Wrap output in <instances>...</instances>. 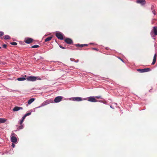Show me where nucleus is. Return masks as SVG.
<instances>
[{
	"label": "nucleus",
	"mask_w": 157,
	"mask_h": 157,
	"mask_svg": "<svg viewBox=\"0 0 157 157\" xmlns=\"http://www.w3.org/2000/svg\"><path fill=\"white\" fill-rule=\"evenodd\" d=\"M26 117V116L25 115L23 117L22 120H24L25 119V117Z\"/></svg>",
	"instance_id": "nucleus-30"
},
{
	"label": "nucleus",
	"mask_w": 157,
	"mask_h": 157,
	"mask_svg": "<svg viewBox=\"0 0 157 157\" xmlns=\"http://www.w3.org/2000/svg\"><path fill=\"white\" fill-rule=\"evenodd\" d=\"M153 13H154V14H155V11Z\"/></svg>",
	"instance_id": "nucleus-33"
},
{
	"label": "nucleus",
	"mask_w": 157,
	"mask_h": 157,
	"mask_svg": "<svg viewBox=\"0 0 157 157\" xmlns=\"http://www.w3.org/2000/svg\"><path fill=\"white\" fill-rule=\"evenodd\" d=\"M59 47L61 48H62V49H65V48L64 47H63L61 45H59Z\"/></svg>",
	"instance_id": "nucleus-29"
},
{
	"label": "nucleus",
	"mask_w": 157,
	"mask_h": 157,
	"mask_svg": "<svg viewBox=\"0 0 157 157\" xmlns=\"http://www.w3.org/2000/svg\"><path fill=\"white\" fill-rule=\"evenodd\" d=\"M4 34V33L3 32H0V37L2 36Z\"/></svg>",
	"instance_id": "nucleus-24"
},
{
	"label": "nucleus",
	"mask_w": 157,
	"mask_h": 157,
	"mask_svg": "<svg viewBox=\"0 0 157 157\" xmlns=\"http://www.w3.org/2000/svg\"><path fill=\"white\" fill-rule=\"evenodd\" d=\"M26 78L25 77L18 78H17V80L19 81H24L25 80Z\"/></svg>",
	"instance_id": "nucleus-18"
},
{
	"label": "nucleus",
	"mask_w": 157,
	"mask_h": 157,
	"mask_svg": "<svg viewBox=\"0 0 157 157\" xmlns=\"http://www.w3.org/2000/svg\"><path fill=\"white\" fill-rule=\"evenodd\" d=\"M73 100L76 101H82V99L79 97H76L73 98Z\"/></svg>",
	"instance_id": "nucleus-11"
},
{
	"label": "nucleus",
	"mask_w": 157,
	"mask_h": 157,
	"mask_svg": "<svg viewBox=\"0 0 157 157\" xmlns=\"http://www.w3.org/2000/svg\"><path fill=\"white\" fill-rule=\"evenodd\" d=\"M6 120L5 119L3 118H0V123H5L6 121Z\"/></svg>",
	"instance_id": "nucleus-19"
},
{
	"label": "nucleus",
	"mask_w": 157,
	"mask_h": 157,
	"mask_svg": "<svg viewBox=\"0 0 157 157\" xmlns=\"http://www.w3.org/2000/svg\"><path fill=\"white\" fill-rule=\"evenodd\" d=\"M137 70L140 73H143L149 71H151V70L150 68H147L143 69H138Z\"/></svg>",
	"instance_id": "nucleus-3"
},
{
	"label": "nucleus",
	"mask_w": 157,
	"mask_h": 157,
	"mask_svg": "<svg viewBox=\"0 0 157 157\" xmlns=\"http://www.w3.org/2000/svg\"><path fill=\"white\" fill-rule=\"evenodd\" d=\"M154 34L155 35H157V27H154L153 29Z\"/></svg>",
	"instance_id": "nucleus-14"
},
{
	"label": "nucleus",
	"mask_w": 157,
	"mask_h": 157,
	"mask_svg": "<svg viewBox=\"0 0 157 157\" xmlns=\"http://www.w3.org/2000/svg\"><path fill=\"white\" fill-rule=\"evenodd\" d=\"M51 102V100H47L44 101L39 106L36 107V108H40V107L43 106H45V105H46L47 104H48Z\"/></svg>",
	"instance_id": "nucleus-2"
},
{
	"label": "nucleus",
	"mask_w": 157,
	"mask_h": 157,
	"mask_svg": "<svg viewBox=\"0 0 157 157\" xmlns=\"http://www.w3.org/2000/svg\"><path fill=\"white\" fill-rule=\"evenodd\" d=\"M23 128V125H21V126H19V129H21Z\"/></svg>",
	"instance_id": "nucleus-27"
},
{
	"label": "nucleus",
	"mask_w": 157,
	"mask_h": 157,
	"mask_svg": "<svg viewBox=\"0 0 157 157\" xmlns=\"http://www.w3.org/2000/svg\"><path fill=\"white\" fill-rule=\"evenodd\" d=\"M88 101L91 102H96L98 101L96 99L95 97L94 96L90 97L88 98Z\"/></svg>",
	"instance_id": "nucleus-4"
},
{
	"label": "nucleus",
	"mask_w": 157,
	"mask_h": 157,
	"mask_svg": "<svg viewBox=\"0 0 157 157\" xmlns=\"http://www.w3.org/2000/svg\"><path fill=\"white\" fill-rule=\"evenodd\" d=\"M93 49L94 50H96V51H98V49L97 48H93Z\"/></svg>",
	"instance_id": "nucleus-32"
},
{
	"label": "nucleus",
	"mask_w": 157,
	"mask_h": 157,
	"mask_svg": "<svg viewBox=\"0 0 157 157\" xmlns=\"http://www.w3.org/2000/svg\"><path fill=\"white\" fill-rule=\"evenodd\" d=\"M62 98L63 97L62 96H58L55 98L54 99V101L55 102L57 103L60 101H61Z\"/></svg>",
	"instance_id": "nucleus-6"
},
{
	"label": "nucleus",
	"mask_w": 157,
	"mask_h": 157,
	"mask_svg": "<svg viewBox=\"0 0 157 157\" xmlns=\"http://www.w3.org/2000/svg\"><path fill=\"white\" fill-rule=\"evenodd\" d=\"M110 107L112 108V105H110Z\"/></svg>",
	"instance_id": "nucleus-34"
},
{
	"label": "nucleus",
	"mask_w": 157,
	"mask_h": 157,
	"mask_svg": "<svg viewBox=\"0 0 157 157\" xmlns=\"http://www.w3.org/2000/svg\"><path fill=\"white\" fill-rule=\"evenodd\" d=\"M23 108L18 106H15L13 109V111L14 112L17 111L20 109H22Z\"/></svg>",
	"instance_id": "nucleus-9"
},
{
	"label": "nucleus",
	"mask_w": 157,
	"mask_h": 157,
	"mask_svg": "<svg viewBox=\"0 0 157 157\" xmlns=\"http://www.w3.org/2000/svg\"><path fill=\"white\" fill-rule=\"evenodd\" d=\"M11 146L13 147H15V145L14 144L12 143V144Z\"/></svg>",
	"instance_id": "nucleus-31"
},
{
	"label": "nucleus",
	"mask_w": 157,
	"mask_h": 157,
	"mask_svg": "<svg viewBox=\"0 0 157 157\" xmlns=\"http://www.w3.org/2000/svg\"><path fill=\"white\" fill-rule=\"evenodd\" d=\"M157 56V54L156 53H155L153 57V60L152 63V65H154L155 64V63L156 61V57Z\"/></svg>",
	"instance_id": "nucleus-12"
},
{
	"label": "nucleus",
	"mask_w": 157,
	"mask_h": 157,
	"mask_svg": "<svg viewBox=\"0 0 157 157\" xmlns=\"http://www.w3.org/2000/svg\"><path fill=\"white\" fill-rule=\"evenodd\" d=\"M10 44L11 45H17V43L16 42H11L10 43Z\"/></svg>",
	"instance_id": "nucleus-22"
},
{
	"label": "nucleus",
	"mask_w": 157,
	"mask_h": 157,
	"mask_svg": "<svg viewBox=\"0 0 157 157\" xmlns=\"http://www.w3.org/2000/svg\"><path fill=\"white\" fill-rule=\"evenodd\" d=\"M24 121L23 120H22L20 122V124L21 125L22 123H23V122Z\"/></svg>",
	"instance_id": "nucleus-28"
},
{
	"label": "nucleus",
	"mask_w": 157,
	"mask_h": 157,
	"mask_svg": "<svg viewBox=\"0 0 157 157\" xmlns=\"http://www.w3.org/2000/svg\"><path fill=\"white\" fill-rule=\"evenodd\" d=\"M39 47V46L38 45H35L32 46V47H31L33 48H38Z\"/></svg>",
	"instance_id": "nucleus-21"
},
{
	"label": "nucleus",
	"mask_w": 157,
	"mask_h": 157,
	"mask_svg": "<svg viewBox=\"0 0 157 157\" xmlns=\"http://www.w3.org/2000/svg\"><path fill=\"white\" fill-rule=\"evenodd\" d=\"M77 47H82L84 46H86L88 45L87 44H77L75 45Z\"/></svg>",
	"instance_id": "nucleus-15"
},
{
	"label": "nucleus",
	"mask_w": 157,
	"mask_h": 157,
	"mask_svg": "<svg viewBox=\"0 0 157 157\" xmlns=\"http://www.w3.org/2000/svg\"><path fill=\"white\" fill-rule=\"evenodd\" d=\"M1 48V47L0 46V49Z\"/></svg>",
	"instance_id": "nucleus-35"
},
{
	"label": "nucleus",
	"mask_w": 157,
	"mask_h": 157,
	"mask_svg": "<svg viewBox=\"0 0 157 157\" xmlns=\"http://www.w3.org/2000/svg\"><path fill=\"white\" fill-rule=\"evenodd\" d=\"M65 42L68 44H71L73 43L72 40L69 38H66L64 40Z\"/></svg>",
	"instance_id": "nucleus-8"
},
{
	"label": "nucleus",
	"mask_w": 157,
	"mask_h": 157,
	"mask_svg": "<svg viewBox=\"0 0 157 157\" xmlns=\"http://www.w3.org/2000/svg\"><path fill=\"white\" fill-rule=\"evenodd\" d=\"M35 100V99L34 98H32L29 99L28 101V104H31L32 102H33Z\"/></svg>",
	"instance_id": "nucleus-16"
},
{
	"label": "nucleus",
	"mask_w": 157,
	"mask_h": 157,
	"mask_svg": "<svg viewBox=\"0 0 157 157\" xmlns=\"http://www.w3.org/2000/svg\"><path fill=\"white\" fill-rule=\"evenodd\" d=\"M52 36H50V37H48L44 41L45 42H47L49 41L52 39Z\"/></svg>",
	"instance_id": "nucleus-17"
},
{
	"label": "nucleus",
	"mask_w": 157,
	"mask_h": 157,
	"mask_svg": "<svg viewBox=\"0 0 157 157\" xmlns=\"http://www.w3.org/2000/svg\"><path fill=\"white\" fill-rule=\"evenodd\" d=\"M136 2L142 5H144L145 4L146 1L145 0H136Z\"/></svg>",
	"instance_id": "nucleus-7"
},
{
	"label": "nucleus",
	"mask_w": 157,
	"mask_h": 157,
	"mask_svg": "<svg viewBox=\"0 0 157 157\" xmlns=\"http://www.w3.org/2000/svg\"><path fill=\"white\" fill-rule=\"evenodd\" d=\"M4 39L6 40L9 39H10V37L9 35H6L4 36Z\"/></svg>",
	"instance_id": "nucleus-20"
},
{
	"label": "nucleus",
	"mask_w": 157,
	"mask_h": 157,
	"mask_svg": "<svg viewBox=\"0 0 157 157\" xmlns=\"http://www.w3.org/2000/svg\"><path fill=\"white\" fill-rule=\"evenodd\" d=\"M11 140L12 142L15 143L17 141V140L15 137L12 136L11 138Z\"/></svg>",
	"instance_id": "nucleus-13"
},
{
	"label": "nucleus",
	"mask_w": 157,
	"mask_h": 157,
	"mask_svg": "<svg viewBox=\"0 0 157 157\" xmlns=\"http://www.w3.org/2000/svg\"><path fill=\"white\" fill-rule=\"evenodd\" d=\"M31 114V113H26L25 114V115L26 117L27 116L30 115Z\"/></svg>",
	"instance_id": "nucleus-26"
},
{
	"label": "nucleus",
	"mask_w": 157,
	"mask_h": 157,
	"mask_svg": "<svg viewBox=\"0 0 157 157\" xmlns=\"http://www.w3.org/2000/svg\"><path fill=\"white\" fill-rule=\"evenodd\" d=\"M33 40L30 38H29L25 40V42L27 44H29L33 42Z\"/></svg>",
	"instance_id": "nucleus-10"
},
{
	"label": "nucleus",
	"mask_w": 157,
	"mask_h": 157,
	"mask_svg": "<svg viewBox=\"0 0 157 157\" xmlns=\"http://www.w3.org/2000/svg\"><path fill=\"white\" fill-rule=\"evenodd\" d=\"M26 79L28 81H35L38 79L37 77L32 76H29Z\"/></svg>",
	"instance_id": "nucleus-1"
},
{
	"label": "nucleus",
	"mask_w": 157,
	"mask_h": 157,
	"mask_svg": "<svg viewBox=\"0 0 157 157\" xmlns=\"http://www.w3.org/2000/svg\"><path fill=\"white\" fill-rule=\"evenodd\" d=\"M94 97L95 98L97 99H102L101 97V96H97Z\"/></svg>",
	"instance_id": "nucleus-25"
},
{
	"label": "nucleus",
	"mask_w": 157,
	"mask_h": 157,
	"mask_svg": "<svg viewBox=\"0 0 157 157\" xmlns=\"http://www.w3.org/2000/svg\"><path fill=\"white\" fill-rule=\"evenodd\" d=\"M56 36L58 39L60 40H62L63 39L62 33L60 32L56 33Z\"/></svg>",
	"instance_id": "nucleus-5"
},
{
	"label": "nucleus",
	"mask_w": 157,
	"mask_h": 157,
	"mask_svg": "<svg viewBox=\"0 0 157 157\" xmlns=\"http://www.w3.org/2000/svg\"><path fill=\"white\" fill-rule=\"evenodd\" d=\"M2 47L5 48H7V45L5 44H4L2 45Z\"/></svg>",
	"instance_id": "nucleus-23"
}]
</instances>
